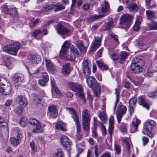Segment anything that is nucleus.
I'll use <instances>...</instances> for the list:
<instances>
[{
	"mask_svg": "<svg viewBox=\"0 0 157 157\" xmlns=\"http://www.w3.org/2000/svg\"><path fill=\"white\" fill-rule=\"evenodd\" d=\"M86 82L88 86L93 89L94 96L96 97H99L101 93V87L95 78L92 76L88 77Z\"/></svg>",
	"mask_w": 157,
	"mask_h": 157,
	"instance_id": "1",
	"label": "nucleus"
},
{
	"mask_svg": "<svg viewBox=\"0 0 157 157\" xmlns=\"http://www.w3.org/2000/svg\"><path fill=\"white\" fill-rule=\"evenodd\" d=\"M21 47L20 44L15 42L5 46L2 48V51L9 54L16 56Z\"/></svg>",
	"mask_w": 157,
	"mask_h": 157,
	"instance_id": "2",
	"label": "nucleus"
},
{
	"mask_svg": "<svg viewBox=\"0 0 157 157\" xmlns=\"http://www.w3.org/2000/svg\"><path fill=\"white\" fill-rule=\"evenodd\" d=\"M133 16L131 14L126 13L121 17L120 24L124 28H128L132 23Z\"/></svg>",
	"mask_w": 157,
	"mask_h": 157,
	"instance_id": "3",
	"label": "nucleus"
},
{
	"mask_svg": "<svg viewBox=\"0 0 157 157\" xmlns=\"http://www.w3.org/2000/svg\"><path fill=\"white\" fill-rule=\"evenodd\" d=\"M5 82H0V92L4 95H9L11 93L12 88L11 85L6 78L3 79Z\"/></svg>",
	"mask_w": 157,
	"mask_h": 157,
	"instance_id": "4",
	"label": "nucleus"
},
{
	"mask_svg": "<svg viewBox=\"0 0 157 157\" xmlns=\"http://www.w3.org/2000/svg\"><path fill=\"white\" fill-rule=\"evenodd\" d=\"M156 126L155 122L153 120H150L145 123L144 128L146 131L147 135L151 137H152V130L155 129Z\"/></svg>",
	"mask_w": 157,
	"mask_h": 157,
	"instance_id": "5",
	"label": "nucleus"
},
{
	"mask_svg": "<svg viewBox=\"0 0 157 157\" xmlns=\"http://www.w3.org/2000/svg\"><path fill=\"white\" fill-rule=\"evenodd\" d=\"M60 143L63 147L67 151L71 150L72 142L67 136H63L60 138Z\"/></svg>",
	"mask_w": 157,
	"mask_h": 157,
	"instance_id": "6",
	"label": "nucleus"
},
{
	"mask_svg": "<svg viewBox=\"0 0 157 157\" xmlns=\"http://www.w3.org/2000/svg\"><path fill=\"white\" fill-rule=\"evenodd\" d=\"M55 28L58 33L61 35L63 39L68 36L70 33V31L68 29L59 23L56 26Z\"/></svg>",
	"mask_w": 157,
	"mask_h": 157,
	"instance_id": "7",
	"label": "nucleus"
},
{
	"mask_svg": "<svg viewBox=\"0 0 157 157\" xmlns=\"http://www.w3.org/2000/svg\"><path fill=\"white\" fill-rule=\"evenodd\" d=\"M66 109L68 112L71 114V117L75 122L78 131H79L80 125V124H79L78 116L76 112L73 108H67Z\"/></svg>",
	"mask_w": 157,
	"mask_h": 157,
	"instance_id": "8",
	"label": "nucleus"
},
{
	"mask_svg": "<svg viewBox=\"0 0 157 157\" xmlns=\"http://www.w3.org/2000/svg\"><path fill=\"white\" fill-rule=\"evenodd\" d=\"M126 110L127 108L126 106L121 104H119L117 113V119L119 124L120 123L122 116L125 113Z\"/></svg>",
	"mask_w": 157,
	"mask_h": 157,
	"instance_id": "9",
	"label": "nucleus"
},
{
	"mask_svg": "<svg viewBox=\"0 0 157 157\" xmlns=\"http://www.w3.org/2000/svg\"><path fill=\"white\" fill-rule=\"evenodd\" d=\"M28 122L29 124L36 126V128L33 130V132L36 133L42 132V129L40 122L37 120L34 119H30Z\"/></svg>",
	"mask_w": 157,
	"mask_h": 157,
	"instance_id": "10",
	"label": "nucleus"
},
{
	"mask_svg": "<svg viewBox=\"0 0 157 157\" xmlns=\"http://www.w3.org/2000/svg\"><path fill=\"white\" fill-rule=\"evenodd\" d=\"M58 106L56 105H50L48 108L47 114L50 117L55 118L58 116Z\"/></svg>",
	"mask_w": 157,
	"mask_h": 157,
	"instance_id": "11",
	"label": "nucleus"
},
{
	"mask_svg": "<svg viewBox=\"0 0 157 157\" xmlns=\"http://www.w3.org/2000/svg\"><path fill=\"white\" fill-rule=\"evenodd\" d=\"M140 122V121L136 117L133 119L132 123L130 127L131 132L134 133L137 131L138 126Z\"/></svg>",
	"mask_w": 157,
	"mask_h": 157,
	"instance_id": "12",
	"label": "nucleus"
},
{
	"mask_svg": "<svg viewBox=\"0 0 157 157\" xmlns=\"http://www.w3.org/2000/svg\"><path fill=\"white\" fill-rule=\"evenodd\" d=\"M88 64V59H84L82 62V69L84 75L86 76L89 75L90 74Z\"/></svg>",
	"mask_w": 157,
	"mask_h": 157,
	"instance_id": "13",
	"label": "nucleus"
},
{
	"mask_svg": "<svg viewBox=\"0 0 157 157\" xmlns=\"http://www.w3.org/2000/svg\"><path fill=\"white\" fill-rule=\"evenodd\" d=\"M70 44V42L69 41L66 40L64 42L62 46L60 52V55H65L67 52Z\"/></svg>",
	"mask_w": 157,
	"mask_h": 157,
	"instance_id": "14",
	"label": "nucleus"
},
{
	"mask_svg": "<svg viewBox=\"0 0 157 157\" xmlns=\"http://www.w3.org/2000/svg\"><path fill=\"white\" fill-rule=\"evenodd\" d=\"M144 65V63H142L141 64H131V70L133 71V73H138L142 71V67Z\"/></svg>",
	"mask_w": 157,
	"mask_h": 157,
	"instance_id": "15",
	"label": "nucleus"
},
{
	"mask_svg": "<svg viewBox=\"0 0 157 157\" xmlns=\"http://www.w3.org/2000/svg\"><path fill=\"white\" fill-rule=\"evenodd\" d=\"M68 85L71 89L75 92H78V91H81L82 90V87L81 86L72 82H70L68 83Z\"/></svg>",
	"mask_w": 157,
	"mask_h": 157,
	"instance_id": "16",
	"label": "nucleus"
},
{
	"mask_svg": "<svg viewBox=\"0 0 157 157\" xmlns=\"http://www.w3.org/2000/svg\"><path fill=\"white\" fill-rule=\"evenodd\" d=\"M17 101L18 102L19 105L21 107H25L27 105V100L24 97L21 96L18 97Z\"/></svg>",
	"mask_w": 157,
	"mask_h": 157,
	"instance_id": "17",
	"label": "nucleus"
},
{
	"mask_svg": "<svg viewBox=\"0 0 157 157\" xmlns=\"http://www.w3.org/2000/svg\"><path fill=\"white\" fill-rule=\"evenodd\" d=\"M28 58L34 64L39 63L41 59V57L39 55H30L28 56Z\"/></svg>",
	"mask_w": 157,
	"mask_h": 157,
	"instance_id": "18",
	"label": "nucleus"
},
{
	"mask_svg": "<svg viewBox=\"0 0 157 157\" xmlns=\"http://www.w3.org/2000/svg\"><path fill=\"white\" fill-rule=\"evenodd\" d=\"M137 101V99L136 97H133L129 101V111L131 114H132L134 112V108L135 107Z\"/></svg>",
	"mask_w": 157,
	"mask_h": 157,
	"instance_id": "19",
	"label": "nucleus"
},
{
	"mask_svg": "<svg viewBox=\"0 0 157 157\" xmlns=\"http://www.w3.org/2000/svg\"><path fill=\"white\" fill-rule=\"evenodd\" d=\"M13 79L15 83L22 82L24 80V76L22 74H16L13 76Z\"/></svg>",
	"mask_w": 157,
	"mask_h": 157,
	"instance_id": "20",
	"label": "nucleus"
},
{
	"mask_svg": "<svg viewBox=\"0 0 157 157\" xmlns=\"http://www.w3.org/2000/svg\"><path fill=\"white\" fill-rule=\"evenodd\" d=\"M114 120L113 117L111 116L109 119V126L108 128V132L110 136H112L114 128Z\"/></svg>",
	"mask_w": 157,
	"mask_h": 157,
	"instance_id": "21",
	"label": "nucleus"
},
{
	"mask_svg": "<svg viewBox=\"0 0 157 157\" xmlns=\"http://www.w3.org/2000/svg\"><path fill=\"white\" fill-rule=\"evenodd\" d=\"M89 44L87 43V46H85L81 41L77 42L76 45L79 50L82 53H85L86 52V49Z\"/></svg>",
	"mask_w": 157,
	"mask_h": 157,
	"instance_id": "22",
	"label": "nucleus"
},
{
	"mask_svg": "<svg viewBox=\"0 0 157 157\" xmlns=\"http://www.w3.org/2000/svg\"><path fill=\"white\" fill-rule=\"evenodd\" d=\"M54 10V4L50 5H46L43 7L41 10V12L46 14H48V12L52 10Z\"/></svg>",
	"mask_w": 157,
	"mask_h": 157,
	"instance_id": "23",
	"label": "nucleus"
},
{
	"mask_svg": "<svg viewBox=\"0 0 157 157\" xmlns=\"http://www.w3.org/2000/svg\"><path fill=\"white\" fill-rule=\"evenodd\" d=\"M101 40L100 38H96L91 48L90 52L96 50L101 44Z\"/></svg>",
	"mask_w": 157,
	"mask_h": 157,
	"instance_id": "24",
	"label": "nucleus"
},
{
	"mask_svg": "<svg viewBox=\"0 0 157 157\" xmlns=\"http://www.w3.org/2000/svg\"><path fill=\"white\" fill-rule=\"evenodd\" d=\"M105 16L104 14H94L88 18L87 20V22L88 23H91Z\"/></svg>",
	"mask_w": 157,
	"mask_h": 157,
	"instance_id": "25",
	"label": "nucleus"
},
{
	"mask_svg": "<svg viewBox=\"0 0 157 157\" xmlns=\"http://www.w3.org/2000/svg\"><path fill=\"white\" fill-rule=\"evenodd\" d=\"M82 124L83 130L88 132L90 130V120H82Z\"/></svg>",
	"mask_w": 157,
	"mask_h": 157,
	"instance_id": "26",
	"label": "nucleus"
},
{
	"mask_svg": "<svg viewBox=\"0 0 157 157\" xmlns=\"http://www.w3.org/2000/svg\"><path fill=\"white\" fill-rule=\"evenodd\" d=\"M90 111L85 109L82 113V120H90Z\"/></svg>",
	"mask_w": 157,
	"mask_h": 157,
	"instance_id": "27",
	"label": "nucleus"
},
{
	"mask_svg": "<svg viewBox=\"0 0 157 157\" xmlns=\"http://www.w3.org/2000/svg\"><path fill=\"white\" fill-rule=\"evenodd\" d=\"M98 117L101 120L105 123L108 120L107 116L105 111H101L98 115Z\"/></svg>",
	"mask_w": 157,
	"mask_h": 157,
	"instance_id": "28",
	"label": "nucleus"
},
{
	"mask_svg": "<svg viewBox=\"0 0 157 157\" xmlns=\"http://www.w3.org/2000/svg\"><path fill=\"white\" fill-rule=\"evenodd\" d=\"M109 8V6L108 2L105 0L104 4L102 5L101 11L103 13H106L108 11Z\"/></svg>",
	"mask_w": 157,
	"mask_h": 157,
	"instance_id": "29",
	"label": "nucleus"
},
{
	"mask_svg": "<svg viewBox=\"0 0 157 157\" xmlns=\"http://www.w3.org/2000/svg\"><path fill=\"white\" fill-rule=\"evenodd\" d=\"M138 102L139 104L145 107L147 109H149V107L148 104L145 101L144 98L142 96L139 97Z\"/></svg>",
	"mask_w": 157,
	"mask_h": 157,
	"instance_id": "30",
	"label": "nucleus"
},
{
	"mask_svg": "<svg viewBox=\"0 0 157 157\" xmlns=\"http://www.w3.org/2000/svg\"><path fill=\"white\" fill-rule=\"evenodd\" d=\"M70 64L67 63L64 64L62 68V73L64 74H68L70 72Z\"/></svg>",
	"mask_w": 157,
	"mask_h": 157,
	"instance_id": "31",
	"label": "nucleus"
},
{
	"mask_svg": "<svg viewBox=\"0 0 157 157\" xmlns=\"http://www.w3.org/2000/svg\"><path fill=\"white\" fill-rule=\"evenodd\" d=\"M65 126L64 124L60 121H58L57 123L55 125L56 129L66 131V129L65 128Z\"/></svg>",
	"mask_w": 157,
	"mask_h": 157,
	"instance_id": "32",
	"label": "nucleus"
},
{
	"mask_svg": "<svg viewBox=\"0 0 157 157\" xmlns=\"http://www.w3.org/2000/svg\"><path fill=\"white\" fill-rule=\"evenodd\" d=\"M128 56V55L126 52H121L119 57L120 63H123V62L125 60L126 58Z\"/></svg>",
	"mask_w": 157,
	"mask_h": 157,
	"instance_id": "33",
	"label": "nucleus"
},
{
	"mask_svg": "<svg viewBox=\"0 0 157 157\" xmlns=\"http://www.w3.org/2000/svg\"><path fill=\"white\" fill-rule=\"evenodd\" d=\"M46 65L47 69L50 71H53L55 70V68L52 63L49 60L45 59Z\"/></svg>",
	"mask_w": 157,
	"mask_h": 157,
	"instance_id": "34",
	"label": "nucleus"
},
{
	"mask_svg": "<svg viewBox=\"0 0 157 157\" xmlns=\"http://www.w3.org/2000/svg\"><path fill=\"white\" fill-rule=\"evenodd\" d=\"M96 63L98 67L102 70H106L107 69L108 67L101 60H98L96 61Z\"/></svg>",
	"mask_w": 157,
	"mask_h": 157,
	"instance_id": "35",
	"label": "nucleus"
},
{
	"mask_svg": "<svg viewBox=\"0 0 157 157\" xmlns=\"http://www.w3.org/2000/svg\"><path fill=\"white\" fill-rule=\"evenodd\" d=\"M128 8L131 12L136 11L138 10V7L136 4L135 3H133L128 5Z\"/></svg>",
	"mask_w": 157,
	"mask_h": 157,
	"instance_id": "36",
	"label": "nucleus"
},
{
	"mask_svg": "<svg viewBox=\"0 0 157 157\" xmlns=\"http://www.w3.org/2000/svg\"><path fill=\"white\" fill-rule=\"evenodd\" d=\"M109 53L110 57L113 60H117L119 57L117 53L115 52L112 53L110 49L109 50Z\"/></svg>",
	"mask_w": 157,
	"mask_h": 157,
	"instance_id": "37",
	"label": "nucleus"
},
{
	"mask_svg": "<svg viewBox=\"0 0 157 157\" xmlns=\"http://www.w3.org/2000/svg\"><path fill=\"white\" fill-rule=\"evenodd\" d=\"M54 11L56 12L62 10L65 8L64 6L62 4L59 5L54 4Z\"/></svg>",
	"mask_w": 157,
	"mask_h": 157,
	"instance_id": "38",
	"label": "nucleus"
},
{
	"mask_svg": "<svg viewBox=\"0 0 157 157\" xmlns=\"http://www.w3.org/2000/svg\"><path fill=\"white\" fill-rule=\"evenodd\" d=\"M61 56H63L65 58L67 59L68 60H74L76 57L75 56V55H73L72 54H71L70 55H67V52H66L65 55H61Z\"/></svg>",
	"mask_w": 157,
	"mask_h": 157,
	"instance_id": "39",
	"label": "nucleus"
},
{
	"mask_svg": "<svg viewBox=\"0 0 157 157\" xmlns=\"http://www.w3.org/2000/svg\"><path fill=\"white\" fill-rule=\"evenodd\" d=\"M11 144L14 146H17L20 142V140L18 139H16L14 137H11L10 139Z\"/></svg>",
	"mask_w": 157,
	"mask_h": 157,
	"instance_id": "40",
	"label": "nucleus"
},
{
	"mask_svg": "<svg viewBox=\"0 0 157 157\" xmlns=\"http://www.w3.org/2000/svg\"><path fill=\"white\" fill-rule=\"evenodd\" d=\"M140 63H143L142 59L139 58V57H135L132 60V64H140Z\"/></svg>",
	"mask_w": 157,
	"mask_h": 157,
	"instance_id": "41",
	"label": "nucleus"
},
{
	"mask_svg": "<svg viewBox=\"0 0 157 157\" xmlns=\"http://www.w3.org/2000/svg\"><path fill=\"white\" fill-rule=\"evenodd\" d=\"M121 88V86H118V87L116 88L115 90V94L116 96V100L119 101L120 100V89Z\"/></svg>",
	"mask_w": 157,
	"mask_h": 157,
	"instance_id": "42",
	"label": "nucleus"
},
{
	"mask_svg": "<svg viewBox=\"0 0 157 157\" xmlns=\"http://www.w3.org/2000/svg\"><path fill=\"white\" fill-rule=\"evenodd\" d=\"M71 53L73 55H75V57L78 56L79 52L77 49L74 47L72 46L71 48Z\"/></svg>",
	"mask_w": 157,
	"mask_h": 157,
	"instance_id": "43",
	"label": "nucleus"
},
{
	"mask_svg": "<svg viewBox=\"0 0 157 157\" xmlns=\"http://www.w3.org/2000/svg\"><path fill=\"white\" fill-rule=\"evenodd\" d=\"M110 36L115 40L116 42L115 47H117L119 44V42L118 40V37L117 35L113 33L110 34Z\"/></svg>",
	"mask_w": 157,
	"mask_h": 157,
	"instance_id": "44",
	"label": "nucleus"
},
{
	"mask_svg": "<svg viewBox=\"0 0 157 157\" xmlns=\"http://www.w3.org/2000/svg\"><path fill=\"white\" fill-rule=\"evenodd\" d=\"M114 27V24L113 21H108L106 25L104 30H109L112 28Z\"/></svg>",
	"mask_w": 157,
	"mask_h": 157,
	"instance_id": "45",
	"label": "nucleus"
},
{
	"mask_svg": "<svg viewBox=\"0 0 157 157\" xmlns=\"http://www.w3.org/2000/svg\"><path fill=\"white\" fill-rule=\"evenodd\" d=\"M123 142L127 146V149L128 151H129L130 147V144L128 142L129 138L128 137H124L122 139Z\"/></svg>",
	"mask_w": 157,
	"mask_h": 157,
	"instance_id": "46",
	"label": "nucleus"
},
{
	"mask_svg": "<svg viewBox=\"0 0 157 157\" xmlns=\"http://www.w3.org/2000/svg\"><path fill=\"white\" fill-rule=\"evenodd\" d=\"M27 123V118L26 117H24L21 119L20 124L22 127H24L26 125Z\"/></svg>",
	"mask_w": 157,
	"mask_h": 157,
	"instance_id": "47",
	"label": "nucleus"
},
{
	"mask_svg": "<svg viewBox=\"0 0 157 157\" xmlns=\"http://www.w3.org/2000/svg\"><path fill=\"white\" fill-rule=\"evenodd\" d=\"M146 13L148 19L151 18L154 16V13L152 11L147 10Z\"/></svg>",
	"mask_w": 157,
	"mask_h": 157,
	"instance_id": "48",
	"label": "nucleus"
},
{
	"mask_svg": "<svg viewBox=\"0 0 157 157\" xmlns=\"http://www.w3.org/2000/svg\"><path fill=\"white\" fill-rule=\"evenodd\" d=\"M39 19H32L31 20V21L29 23V25L31 27H33L35 26L36 24L39 21Z\"/></svg>",
	"mask_w": 157,
	"mask_h": 157,
	"instance_id": "49",
	"label": "nucleus"
},
{
	"mask_svg": "<svg viewBox=\"0 0 157 157\" xmlns=\"http://www.w3.org/2000/svg\"><path fill=\"white\" fill-rule=\"evenodd\" d=\"M149 26L151 30L157 29V22L153 21L151 25H150Z\"/></svg>",
	"mask_w": 157,
	"mask_h": 157,
	"instance_id": "50",
	"label": "nucleus"
},
{
	"mask_svg": "<svg viewBox=\"0 0 157 157\" xmlns=\"http://www.w3.org/2000/svg\"><path fill=\"white\" fill-rule=\"evenodd\" d=\"M122 125L121 128V130L122 132L125 133L127 131V125L124 123H122Z\"/></svg>",
	"mask_w": 157,
	"mask_h": 157,
	"instance_id": "51",
	"label": "nucleus"
},
{
	"mask_svg": "<svg viewBox=\"0 0 157 157\" xmlns=\"http://www.w3.org/2000/svg\"><path fill=\"white\" fill-rule=\"evenodd\" d=\"M22 111L23 109L20 107L16 108L15 110V112L18 115L21 114Z\"/></svg>",
	"mask_w": 157,
	"mask_h": 157,
	"instance_id": "52",
	"label": "nucleus"
},
{
	"mask_svg": "<svg viewBox=\"0 0 157 157\" xmlns=\"http://www.w3.org/2000/svg\"><path fill=\"white\" fill-rule=\"evenodd\" d=\"M115 151L117 154H119L121 151V147L118 144L115 145Z\"/></svg>",
	"mask_w": 157,
	"mask_h": 157,
	"instance_id": "53",
	"label": "nucleus"
},
{
	"mask_svg": "<svg viewBox=\"0 0 157 157\" xmlns=\"http://www.w3.org/2000/svg\"><path fill=\"white\" fill-rule=\"evenodd\" d=\"M77 96L78 97H80L83 99H84V93L82 92V89L81 91H78L76 93Z\"/></svg>",
	"mask_w": 157,
	"mask_h": 157,
	"instance_id": "54",
	"label": "nucleus"
},
{
	"mask_svg": "<svg viewBox=\"0 0 157 157\" xmlns=\"http://www.w3.org/2000/svg\"><path fill=\"white\" fill-rule=\"evenodd\" d=\"M8 12L13 15H15L17 14V11L16 8H12L9 10Z\"/></svg>",
	"mask_w": 157,
	"mask_h": 157,
	"instance_id": "55",
	"label": "nucleus"
},
{
	"mask_svg": "<svg viewBox=\"0 0 157 157\" xmlns=\"http://www.w3.org/2000/svg\"><path fill=\"white\" fill-rule=\"evenodd\" d=\"M153 73L151 70H148L145 74L144 75L146 77H150L153 76Z\"/></svg>",
	"mask_w": 157,
	"mask_h": 157,
	"instance_id": "56",
	"label": "nucleus"
},
{
	"mask_svg": "<svg viewBox=\"0 0 157 157\" xmlns=\"http://www.w3.org/2000/svg\"><path fill=\"white\" fill-rule=\"evenodd\" d=\"M142 140L143 141V145H144L147 144L149 141V139L147 137L145 136H143L142 137Z\"/></svg>",
	"mask_w": 157,
	"mask_h": 157,
	"instance_id": "57",
	"label": "nucleus"
},
{
	"mask_svg": "<svg viewBox=\"0 0 157 157\" xmlns=\"http://www.w3.org/2000/svg\"><path fill=\"white\" fill-rule=\"evenodd\" d=\"M76 129H77V134L76 135L77 137L78 140H79L81 138L82 136V134L81 133V125H80L79 131H78L77 129V128H76Z\"/></svg>",
	"mask_w": 157,
	"mask_h": 157,
	"instance_id": "58",
	"label": "nucleus"
},
{
	"mask_svg": "<svg viewBox=\"0 0 157 157\" xmlns=\"http://www.w3.org/2000/svg\"><path fill=\"white\" fill-rule=\"evenodd\" d=\"M142 20V17L140 15H137L136 16V20L135 23H137V24H140Z\"/></svg>",
	"mask_w": 157,
	"mask_h": 157,
	"instance_id": "59",
	"label": "nucleus"
},
{
	"mask_svg": "<svg viewBox=\"0 0 157 157\" xmlns=\"http://www.w3.org/2000/svg\"><path fill=\"white\" fill-rule=\"evenodd\" d=\"M41 33V31L39 29H37L33 33V36L36 37L40 33Z\"/></svg>",
	"mask_w": 157,
	"mask_h": 157,
	"instance_id": "60",
	"label": "nucleus"
},
{
	"mask_svg": "<svg viewBox=\"0 0 157 157\" xmlns=\"http://www.w3.org/2000/svg\"><path fill=\"white\" fill-rule=\"evenodd\" d=\"M16 130L17 131V139H19L20 140V139L22 138V136L20 132V131L19 128H16Z\"/></svg>",
	"mask_w": 157,
	"mask_h": 157,
	"instance_id": "61",
	"label": "nucleus"
},
{
	"mask_svg": "<svg viewBox=\"0 0 157 157\" xmlns=\"http://www.w3.org/2000/svg\"><path fill=\"white\" fill-rule=\"evenodd\" d=\"M42 77L45 80V81H48L49 79L48 76V74L46 72H44L42 73Z\"/></svg>",
	"mask_w": 157,
	"mask_h": 157,
	"instance_id": "62",
	"label": "nucleus"
},
{
	"mask_svg": "<svg viewBox=\"0 0 157 157\" xmlns=\"http://www.w3.org/2000/svg\"><path fill=\"white\" fill-rule=\"evenodd\" d=\"M140 24L135 23L134 25L133 26V30L135 31H138L140 29Z\"/></svg>",
	"mask_w": 157,
	"mask_h": 157,
	"instance_id": "63",
	"label": "nucleus"
},
{
	"mask_svg": "<svg viewBox=\"0 0 157 157\" xmlns=\"http://www.w3.org/2000/svg\"><path fill=\"white\" fill-rule=\"evenodd\" d=\"M100 157H111V155L109 152H107L103 154Z\"/></svg>",
	"mask_w": 157,
	"mask_h": 157,
	"instance_id": "64",
	"label": "nucleus"
}]
</instances>
